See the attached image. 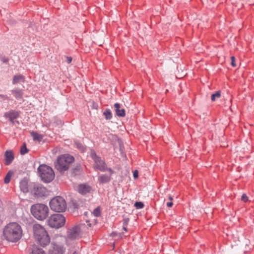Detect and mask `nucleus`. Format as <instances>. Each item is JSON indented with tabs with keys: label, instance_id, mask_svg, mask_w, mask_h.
<instances>
[{
	"label": "nucleus",
	"instance_id": "1",
	"mask_svg": "<svg viewBox=\"0 0 254 254\" xmlns=\"http://www.w3.org/2000/svg\"><path fill=\"white\" fill-rule=\"evenodd\" d=\"M22 235V230L20 225L15 222L7 224L3 230V237L10 242H16Z\"/></svg>",
	"mask_w": 254,
	"mask_h": 254
},
{
	"label": "nucleus",
	"instance_id": "2",
	"mask_svg": "<svg viewBox=\"0 0 254 254\" xmlns=\"http://www.w3.org/2000/svg\"><path fill=\"white\" fill-rule=\"evenodd\" d=\"M33 231L35 239L42 247H46L50 244V237L44 227L35 224L33 226Z\"/></svg>",
	"mask_w": 254,
	"mask_h": 254
},
{
	"label": "nucleus",
	"instance_id": "3",
	"mask_svg": "<svg viewBox=\"0 0 254 254\" xmlns=\"http://www.w3.org/2000/svg\"><path fill=\"white\" fill-rule=\"evenodd\" d=\"M32 215L37 220H44L49 215L48 207L42 203H36L32 205L30 208Z\"/></svg>",
	"mask_w": 254,
	"mask_h": 254
},
{
	"label": "nucleus",
	"instance_id": "4",
	"mask_svg": "<svg viewBox=\"0 0 254 254\" xmlns=\"http://www.w3.org/2000/svg\"><path fill=\"white\" fill-rule=\"evenodd\" d=\"M74 160V157L71 155H62L57 158L55 163V168L60 173H64L69 169L70 164Z\"/></svg>",
	"mask_w": 254,
	"mask_h": 254
},
{
	"label": "nucleus",
	"instance_id": "5",
	"mask_svg": "<svg viewBox=\"0 0 254 254\" xmlns=\"http://www.w3.org/2000/svg\"><path fill=\"white\" fill-rule=\"evenodd\" d=\"M38 171L42 180L45 183H49L55 178V173L53 169L46 165L43 164L39 166Z\"/></svg>",
	"mask_w": 254,
	"mask_h": 254
},
{
	"label": "nucleus",
	"instance_id": "6",
	"mask_svg": "<svg viewBox=\"0 0 254 254\" xmlns=\"http://www.w3.org/2000/svg\"><path fill=\"white\" fill-rule=\"evenodd\" d=\"M51 209L55 212H62L66 209V203L65 199L60 196H57L52 198L50 201Z\"/></svg>",
	"mask_w": 254,
	"mask_h": 254
},
{
	"label": "nucleus",
	"instance_id": "7",
	"mask_svg": "<svg viewBox=\"0 0 254 254\" xmlns=\"http://www.w3.org/2000/svg\"><path fill=\"white\" fill-rule=\"evenodd\" d=\"M47 222L50 227L58 229L64 225L65 218L62 214H54L49 217Z\"/></svg>",
	"mask_w": 254,
	"mask_h": 254
},
{
	"label": "nucleus",
	"instance_id": "8",
	"mask_svg": "<svg viewBox=\"0 0 254 254\" xmlns=\"http://www.w3.org/2000/svg\"><path fill=\"white\" fill-rule=\"evenodd\" d=\"M91 156L94 162V168L102 172L108 171L111 174H113L114 171L110 168H108L105 162L102 160L100 157L98 156L95 152L91 154Z\"/></svg>",
	"mask_w": 254,
	"mask_h": 254
},
{
	"label": "nucleus",
	"instance_id": "9",
	"mask_svg": "<svg viewBox=\"0 0 254 254\" xmlns=\"http://www.w3.org/2000/svg\"><path fill=\"white\" fill-rule=\"evenodd\" d=\"M84 224L76 225L68 231L67 237L70 240L78 239L80 237L81 231L84 227Z\"/></svg>",
	"mask_w": 254,
	"mask_h": 254
},
{
	"label": "nucleus",
	"instance_id": "10",
	"mask_svg": "<svg viewBox=\"0 0 254 254\" xmlns=\"http://www.w3.org/2000/svg\"><path fill=\"white\" fill-rule=\"evenodd\" d=\"M31 186L33 188L31 190V193L33 195L38 197H42L46 194V189L42 185L36 183H32Z\"/></svg>",
	"mask_w": 254,
	"mask_h": 254
},
{
	"label": "nucleus",
	"instance_id": "11",
	"mask_svg": "<svg viewBox=\"0 0 254 254\" xmlns=\"http://www.w3.org/2000/svg\"><path fill=\"white\" fill-rule=\"evenodd\" d=\"M65 248L60 244L52 243L48 254H64Z\"/></svg>",
	"mask_w": 254,
	"mask_h": 254
},
{
	"label": "nucleus",
	"instance_id": "12",
	"mask_svg": "<svg viewBox=\"0 0 254 254\" xmlns=\"http://www.w3.org/2000/svg\"><path fill=\"white\" fill-rule=\"evenodd\" d=\"M33 183H29L28 181L26 179H23L21 180L20 182L19 187L20 190L23 192L24 193H27L28 192H30L33 188L31 186V184Z\"/></svg>",
	"mask_w": 254,
	"mask_h": 254
},
{
	"label": "nucleus",
	"instance_id": "13",
	"mask_svg": "<svg viewBox=\"0 0 254 254\" xmlns=\"http://www.w3.org/2000/svg\"><path fill=\"white\" fill-rule=\"evenodd\" d=\"M19 115V113L15 110H10L9 112L5 113L4 117L8 118L12 124H14V120L17 119Z\"/></svg>",
	"mask_w": 254,
	"mask_h": 254
},
{
	"label": "nucleus",
	"instance_id": "14",
	"mask_svg": "<svg viewBox=\"0 0 254 254\" xmlns=\"http://www.w3.org/2000/svg\"><path fill=\"white\" fill-rule=\"evenodd\" d=\"M91 187L86 184H80L78 186V191L81 194H85L91 190Z\"/></svg>",
	"mask_w": 254,
	"mask_h": 254
},
{
	"label": "nucleus",
	"instance_id": "15",
	"mask_svg": "<svg viewBox=\"0 0 254 254\" xmlns=\"http://www.w3.org/2000/svg\"><path fill=\"white\" fill-rule=\"evenodd\" d=\"M109 175L102 174L98 178V182L100 184H105L110 182L112 179V175L110 173Z\"/></svg>",
	"mask_w": 254,
	"mask_h": 254
},
{
	"label": "nucleus",
	"instance_id": "16",
	"mask_svg": "<svg viewBox=\"0 0 254 254\" xmlns=\"http://www.w3.org/2000/svg\"><path fill=\"white\" fill-rule=\"evenodd\" d=\"M5 164L9 165L14 159V155L11 151L7 150L5 152Z\"/></svg>",
	"mask_w": 254,
	"mask_h": 254
},
{
	"label": "nucleus",
	"instance_id": "17",
	"mask_svg": "<svg viewBox=\"0 0 254 254\" xmlns=\"http://www.w3.org/2000/svg\"><path fill=\"white\" fill-rule=\"evenodd\" d=\"M12 95L15 99L17 100H21L23 99L24 93L23 90L19 89H15L11 91Z\"/></svg>",
	"mask_w": 254,
	"mask_h": 254
},
{
	"label": "nucleus",
	"instance_id": "18",
	"mask_svg": "<svg viewBox=\"0 0 254 254\" xmlns=\"http://www.w3.org/2000/svg\"><path fill=\"white\" fill-rule=\"evenodd\" d=\"M115 111L118 116L124 117L126 116L125 110L124 109H120V104L116 103L114 105Z\"/></svg>",
	"mask_w": 254,
	"mask_h": 254
},
{
	"label": "nucleus",
	"instance_id": "19",
	"mask_svg": "<svg viewBox=\"0 0 254 254\" xmlns=\"http://www.w3.org/2000/svg\"><path fill=\"white\" fill-rule=\"evenodd\" d=\"M25 81V77L21 74L14 75L13 77L12 84H15L20 82H24Z\"/></svg>",
	"mask_w": 254,
	"mask_h": 254
},
{
	"label": "nucleus",
	"instance_id": "20",
	"mask_svg": "<svg viewBox=\"0 0 254 254\" xmlns=\"http://www.w3.org/2000/svg\"><path fill=\"white\" fill-rule=\"evenodd\" d=\"M30 134L34 140L41 141L43 139V136L42 134H39L37 132L33 131L30 132Z\"/></svg>",
	"mask_w": 254,
	"mask_h": 254
},
{
	"label": "nucleus",
	"instance_id": "21",
	"mask_svg": "<svg viewBox=\"0 0 254 254\" xmlns=\"http://www.w3.org/2000/svg\"><path fill=\"white\" fill-rule=\"evenodd\" d=\"M30 254H46L45 252L36 246H33Z\"/></svg>",
	"mask_w": 254,
	"mask_h": 254
},
{
	"label": "nucleus",
	"instance_id": "22",
	"mask_svg": "<svg viewBox=\"0 0 254 254\" xmlns=\"http://www.w3.org/2000/svg\"><path fill=\"white\" fill-rule=\"evenodd\" d=\"M103 115L107 120H111L112 118V114L109 109H106L103 113Z\"/></svg>",
	"mask_w": 254,
	"mask_h": 254
},
{
	"label": "nucleus",
	"instance_id": "23",
	"mask_svg": "<svg viewBox=\"0 0 254 254\" xmlns=\"http://www.w3.org/2000/svg\"><path fill=\"white\" fill-rule=\"evenodd\" d=\"M221 97V91H217L211 95V99L212 101H215L216 99Z\"/></svg>",
	"mask_w": 254,
	"mask_h": 254
},
{
	"label": "nucleus",
	"instance_id": "24",
	"mask_svg": "<svg viewBox=\"0 0 254 254\" xmlns=\"http://www.w3.org/2000/svg\"><path fill=\"white\" fill-rule=\"evenodd\" d=\"M80 248L77 245H74L73 250H70L71 254H79L80 253Z\"/></svg>",
	"mask_w": 254,
	"mask_h": 254
},
{
	"label": "nucleus",
	"instance_id": "25",
	"mask_svg": "<svg viewBox=\"0 0 254 254\" xmlns=\"http://www.w3.org/2000/svg\"><path fill=\"white\" fill-rule=\"evenodd\" d=\"M80 248L77 245H74L73 250H70L71 254H79L80 253Z\"/></svg>",
	"mask_w": 254,
	"mask_h": 254
},
{
	"label": "nucleus",
	"instance_id": "26",
	"mask_svg": "<svg viewBox=\"0 0 254 254\" xmlns=\"http://www.w3.org/2000/svg\"><path fill=\"white\" fill-rule=\"evenodd\" d=\"M28 151L29 150L27 149V147H26V143H24L20 148V154L21 155L25 154L26 153L28 152Z\"/></svg>",
	"mask_w": 254,
	"mask_h": 254
},
{
	"label": "nucleus",
	"instance_id": "27",
	"mask_svg": "<svg viewBox=\"0 0 254 254\" xmlns=\"http://www.w3.org/2000/svg\"><path fill=\"white\" fill-rule=\"evenodd\" d=\"M75 145L76 147V148L79 149L81 151H82V152L85 151V148L83 145V144L82 143H80L78 141H75Z\"/></svg>",
	"mask_w": 254,
	"mask_h": 254
},
{
	"label": "nucleus",
	"instance_id": "28",
	"mask_svg": "<svg viewBox=\"0 0 254 254\" xmlns=\"http://www.w3.org/2000/svg\"><path fill=\"white\" fill-rule=\"evenodd\" d=\"M100 214H101L100 209L98 207H97L96 208H95L93 210V211L91 215L93 214L95 216L98 217V216H99L100 215Z\"/></svg>",
	"mask_w": 254,
	"mask_h": 254
},
{
	"label": "nucleus",
	"instance_id": "29",
	"mask_svg": "<svg viewBox=\"0 0 254 254\" xmlns=\"http://www.w3.org/2000/svg\"><path fill=\"white\" fill-rule=\"evenodd\" d=\"M134 206L137 209H141L144 207V204L142 202H136L134 203Z\"/></svg>",
	"mask_w": 254,
	"mask_h": 254
},
{
	"label": "nucleus",
	"instance_id": "30",
	"mask_svg": "<svg viewBox=\"0 0 254 254\" xmlns=\"http://www.w3.org/2000/svg\"><path fill=\"white\" fill-rule=\"evenodd\" d=\"M169 199L170 201L166 203V205L168 207H171L173 206V202H172L173 197L172 196H170L169 197Z\"/></svg>",
	"mask_w": 254,
	"mask_h": 254
},
{
	"label": "nucleus",
	"instance_id": "31",
	"mask_svg": "<svg viewBox=\"0 0 254 254\" xmlns=\"http://www.w3.org/2000/svg\"><path fill=\"white\" fill-rule=\"evenodd\" d=\"M10 179L11 175H9V173H7L4 179V183L6 184L8 183L10 181Z\"/></svg>",
	"mask_w": 254,
	"mask_h": 254
},
{
	"label": "nucleus",
	"instance_id": "32",
	"mask_svg": "<svg viewBox=\"0 0 254 254\" xmlns=\"http://www.w3.org/2000/svg\"><path fill=\"white\" fill-rule=\"evenodd\" d=\"M241 200L244 202H246L248 201L249 198L247 195L245 193H244L241 197Z\"/></svg>",
	"mask_w": 254,
	"mask_h": 254
},
{
	"label": "nucleus",
	"instance_id": "33",
	"mask_svg": "<svg viewBox=\"0 0 254 254\" xmlns=\"http://www.w3.org/2000/svg\"><path fill=\"white\" fill-rule=\"evenodd\" d=\"M231 64L233 67L236 66V64L235 63V58L234 56L231 57Z\"/></svg>",
	"mask_w": 254,
	"mask_h": 254
},
{
	"label": "nucleus",
	"instance_id": "34",
	"mask_svg": "<svg viewBox=\"0 0 254 254\" xmlns=\"http://www.w3.org/2000/svg\"><path fill=\"white\" fill-rule=\"evenodd\" d=\"M127 221H125V222L124 223L123 229L125 231H127Z\"/></svg>",
	"mask_w": 254,
	"mask_h": 254
},
{
	"label": "nucleus",
	"instance_id": "35",
	"mask_svg": "<svg viewBox=\"0 0 254 254\" xmlns=\"http://www.w3.org/2000/svg\"><path fill=\"white\" fill-rule=\"evenodd\" d=\"M66 59H67L66 62L68 64H70L72 60V59L71 57H67Z\"/></svg>",
	"mask_w": 254,
	"mask_h": 254
},
{
	"label": "nucleus",
	"instance_id": "36",
	"mask_svg": "<svg viewBox=\"0 0 254 254\" xmlns=\"http://www.w3.org/2000/svg\"><path fill=\"white\" fill-rule=\"evenodd\" d=\"M133 177L136 178L138 177V171L137 170H135L133 172Z\"/></svg>",
	"mask_w": 254,
	"mask_h": 254
},
{
	"label": "nucleus",
	"instance_id": "37",
	"mask_svg": "<svg viewBox=\"0 0 254 254\" xmlns=\"http://www.w3.org/2000/svg\"><path fill=\"white\" fill-rule=\"evenodd\" d=\"M86 223H87L88 226L90 227L91 226V223H90V220H86Z\"/></svg>",
	"mask_w": 254,
	"mask_h": 254
},
{
	"label": "nucleus",
	"instance_id": "38",
	"mask_svg": "<svg viewBox=\"0 0 254 254\" xmlns=\"http://www.w3.org/2000/svg\"><path fill=\"white\" fill-rule=\"evenodd\" d=\"M2 61L4 63H7L8 61V59H4V60H2Z\"/></svg>",
	"mask_w": 254,
	"mask_h": 254
},
{
	"label": "nucleus",
	"instance_id": "39",
	"mask_svg": "<svg viewBox=\"0 0 254 254\" xmlns=\"http://www.w3.org/2000/svg\"><path fill=\"white\" fill-rule=\"evenodd\" d=\"M4 96H5L0 95V97H4Z\"/></svg>",
	"mask_w": 254,
	"mask_h": 254
},
{
	"label": "nucleus",
	"instance_id": "40",
	"mask_svg": "<svg viewBox=\"0 0 254 254\" xmlns=\"http://www.w3.org/2000/svg\"><path fill=\"white\" fill-rule=\"evenodd\" d=\"M112 235H113V236L115 235L114 233H112Z\"/></svg>",
	"mask_w": 254,
	"mask_h": 254
}]
</instances>
